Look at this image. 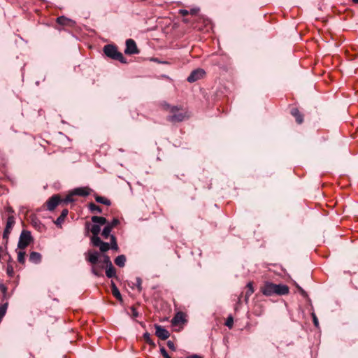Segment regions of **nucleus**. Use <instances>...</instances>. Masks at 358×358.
Wrapping results in <instances>:
<instances>
[{
  "instance_id": "obj_1",
  "label": "nucleus",
  "mask_w": 358,
  "mask_h": 358,
  "mask_svg": "<svg viewBox=\"0 0 358 358\" xmlns=\"http://www.w3.org/2000/svg\"><path fill=\"white\" fill-rule=\"evenodd\" d=\"M261 291L265 296L285 295L289 293V287L285 285H276L272 282H266L261 287Z\"/></svg>"
},
{
  "instance_id": "obj_2",
  "label": "nucleus",
  "mask_w": 358,
  "mask_h": 358,
  "mask_svg": "<svg viewBox=\"0 0 358 358\" xmlns=\"http://www.w3.org/2000/svg\"><path fill=\"white\" fill-rule=\"evenodd\" d=\"M181 110V107L173 106L169 112L171 115L167 117V120L172 123H176L187 119L189 116L188 113L187 111H180Z\"/></svg>"
},
{
  "instance_id": "obj_3",
  "label": "nucleus",
  "mask_w": 358,
  "mask_h": 358,
  "mask_svg": "<svg viewBox=\"0 0 358 358\" xmlns=\"http://www.w3.org/2000/svg\"><path fill=\"white\" fill-rule=\"evenodd\" d=\"M103 52L107 57L115 60H118L122 64H125L127 62L123 55L119 52L117 48L113 45H105L103 48Z\"/></svg>"
},
{
  "instance_id": "obj_4",
  "label": "nucleus",
  "mask_w": 358,
  "mask_h": 358,
  "mask_svg": "<svg viewBox=\"0 0 358 358\" xmlns=\"http://www.w3.org/2000/svg\"><path fill=\"white\" fill-rule=\"evenodd\" d=\"M32 241L31 232L27 230H23L20 236L17 247L20 250L24 249Z\"/></svg>"
},
{
  "instance_id": "obj_5",
  "label": "nucleus",
  "mask_w": 358,
  "mask_h": 358,
  "mask_svg": "<svg viewBox=\"0 0 358 358\" xmlns=\"http://www.w3.org/2000/svg\"><path fill=\"white\" fill-rule=\"evenodd\" d=\"M15 224V218L10 215L8 217L6 227L3 233V239L5 241L6 245L8 243L9 235Z\"/></svg>"
},
{
  "instance_id": "obj_6",
  "label": "nucleus",
  "mask_w": 358,
  "mask_h": 358,
  "mask_svg": "<svg viewBox=\"0 0 358 358\" xmlns=\"http://www.w3.org/2000/svg\"><path fill=\"white\" fill-rule=\"evenodd\" d=\"M124 52L127 55H134L139 53L136 42L133 39H127L126 41V48Z\"/></svg>"
},
{
  "instance_id": "obj_7",
  "label": "nucleus",
  "mask_w": 358,
  "mask_h": 358,
  "mask_svg": "<svg viewBox=\"0 0 358 358\" xmlns=\"http://www.w3.org/2000/svg\"><path fill=\"white\" fill-rule=\"evenodd\" d=\"M91 242L94 246L99 247L103 252L108 251L110 248V244L103 242L99 237H92Z\"/></svg>"
},
{
  "instance_id": "obj_8",
  "label": "nucleus",
  "mask_w": 358,
  "mask_h": 358,
  "mask_svg": "<svg viewBox=\"0 0 358 358\" xmlns=\"http://www.w3.org/2000/svg\"><path fill=\"white\" fill-rule=\"evenodd\" d=\"M205 75L204 70L201 69H197L192 71L190 75L187 77V80L189 83H194L198 80L201 79Z\"/></svg>"
},
{
  "instance_id": "obj_9",
  "label": "nucleus",
  "mask_w": 358,
  "mask_h": 358,
  "mask_svg": "<svg viewBox=\"0 0 358 358\" xmlns=\"http://www.w3.org/2000/svg\"><path fill=\"white\" fill-rule=\"evenodd\" d=\"M155 327L156 329L155 334L159 338L166 340L170 336L169 332L163 327L155 324Z\"/></svg>"
},
{
  "instance_id": "obj_10",
  "label": "nucleus",
  "mask_w": 358,
  "mask_h": 358,
  "mask_svg": "<svg viewBox=\"0 0 358 358\" xmlns=\"http://www.w3.org/2000/svg\"><path fill=\"white\" fill-rule=\"evenodd\" d=\"M61 201L58 195H53L47 201V208L49 210H53Z\"/></svg>"
},
{
  "instance_id": "obj_11",
  "label": "nucleus",
  "mask_w": 358,
  "mask_h": 358,
  "mask_svg": "<svg viewBox=\"0 0 358 358\" xmlns=\"http://www.w3.org/2000/svg\"><path fill=\"white\" fill-rule=\"evenodd\" d=\"M99 257V254L96 251H88L86 255V260L92 264H96Z\"/></svg>"
},
{
  "instance_id": "obj_12",
  "label": "nucleus",
  "mask_w": 358,
  "mask_h": 358,
  "mask_svg": "<svg viewBox=\"0 0 358 358\" xmlns=\"http://www.w3.org/2000/svg\"><path fill=\"white\" fill-rule=\"evenodd\" d=\"M185 322V315L182 312H178L171 320V324L177 326Z\"/></svg>"
},
{
  "instance_id": "obj_13",
  "label": "nucleus",
  "mask_w": 358,
  "mask_h": 358,
  "mask_svg": "<svg viewBox=\"0 0 358 358\" xmlns=\"http://www.w3.org/2000/svg\"><path fill=\"white\" fill-rule=\"evenodd\" d=\"M90 193V189L88 187H78L72 191V194L86 196Z\"/></svg>"
},
{
  "instance_id": "obj_14",
  "label": "nucleus",
  "mask_w": 358,
  "mask_h": 358,
  "mask_svg": "<svg viewBox=\"0 0 358 358\" xmlns=\"http://www.w3.org/2000/svg\"><path fill=\"white\" fill-rule=\"evenodd\" d=\"M68 213H69V211L67 209H64L62 211V213L61 215H59V217L55 221V224L57 225V226H59L61 227L62 226V224L64 222L65 218L66 217V216L68 215Z\"/></svg>"
},
{
  "instance_id": "obj_15",
  "label": "nucleus",
  "mask_w": 358,
  "mask_h": 358,
  "mask_svg": "<svg viewBox=\"0 0 358 358\" xmlns=\"http://www.w3.org/2000/svg\"><path fill=\"white\" fill-rule=\"evenodd\" d=\"M291 114L296 118V121L298 124H301L303 121V115L299 112L297 108H292Z\"/></svg>"
},
{
  "instance_id": "obj_16",
  "label": "nucleus",
  "mask_w": 358,
  "mask_h": 358,
  "mask_svg": "<svg viewBox=\"0 0 358 358\" xmlns=\"http://www.w3.org/2000/svg\"><path fill=\"white\" fill-rule=\"evenodd\" d=\"M29 260L34 264H38L41 260V255L37 252H31L29 255Z\"/></svg>"
},
{
  "instance_id": "obj_17",
  "label": "nucleus",
  "mask_w": 358,
  "mask_h": 358,
  "mask_svg": "<svg viewBox=\"0 0 358 358\" xmlns=\"http://www.w3.org/2000/svg\"><path fill=\"white\" fill-rule=\"evenodd\" d=\"M93 223L99 224V226L104 225L107 223V220L103 217L93 216L92 217Z\"/></svg>"
},
{
  "instance_id": "obj_18",
  "label": "nucleus",
  "mask_w": 358,
  "mask_h": 358,
  "mask_svg": "<svg viewBox=\"0 0 358 358\" xmlns=\"http://www.w3.org/2000/svg\"><path fill=\"white\" fill-rule=\"evenodd\" d=\"M126 257L123 255H119L115 259V264L120 267H124Z\"/></svg>"
},
{
  "instance_id": "obj_19",
  "label": "nucleus",
  "mask_w": 358,
  "mask_h": 358,
  "mask_svg": "<svg viewBox=\"0 0 358 358\" xmlns=\"http://www.w3.org/2000/svg\"><path fill=\"white\" fill-rule=\"evenodd\" d=\"M106 275L109 278L116 276L115 268L113 265L106 267Z\"/></svg>"
},
{
  "instance_id": "obj_20",
  "label": "nucleus",
  "mask_w": 358,
  "mask_h": 358,
  "mask_svg": "<svg viewBox=\"0 0 358 358\" xmlns=\"http://www.w3.org/2000/svg\"><path fill=\"white\" fill-rule=\"evenodd\" d=\"M101 231V226L99 224H94L92 226L90 229V231L92 233V237H99V234Z\"/></svg>"
},
{
  "instance_id": "obj_21",
  "label": "nucleus",
  "mask_w": 358,
  "mask_h": 358,
  "mask_svg": "<svg viewBox=\"0 0 358 358\" xmlns=\"http://www.w3.org/2000/svg\"><path fill=\"white\" fill-rule=\"evenodd\" d=\"M95 200L96 202L103 203L106 206H110L111 204V202L109 199H108L106 197L101 196H96L95 197Z\"/></svg>"
},
{
  "instance_id": "obj_22",
  "label": "nucleus",
  "mask_w": 358,
  "mask_h": 358,
  "mask_svg": "<svg viewBox=\"0 0 358 358\" xmlns=\"http://www.w3.org/2000/svg\"><path fill=\"white\" fill-rule=\"evenodd\" d=\"M103 269V266L99 267L96 266V264H92V273L95 275L96 276H101L102 275L101 270Z\"/></svg>"
},
{
  "instance_id": "obj_23",
  "label": "nucleus",
  "mask_w": 358,
  "mask_h": 358,
  "mask_svg": "<svg viewBox=\"0 0 358 358\" xmlns=\"http://www.w3.org/2000/svg\"><path fill=\"white\" fill-rule=\"evenodd\" d=\"M112 228L111 227L108 226L107 224L104 227L102 236L104 238H108L110 236V234L111 232Z\"/></svg>"
},
{
  "instance_id": "obj_24",
  "label": "nucleus",
  "mask_w": 358,
  "mask_h": 358,
  "mask_svg": "<svg viewBox=\"0 0 358 358\" xmlns=\"http://www.w3.org/2000/svg\"><path fill=\"white\" fill-rule=\"evenodd\" d=\"M70 21H71L70 19H68L67 17H66L64 16H60V17H57V23L59 24H62V25H66L69 24V22Z\"/></svg>"
},
{
  "instance_id": "obj_25",
  "label": "nucleus",
  "mask_w": 358,
  "mask_h": 358,
  "mask_svg": "<svg viewBox=\"0 0 358 358\" xmlns=\"http://www.w3.org/2000/svg\"><path fill=\"white\" fill-rule=\"evenodd\" d=\"M89 209L92 211V212H96V213H101V208L94 204V203H90L89 204Z\"/></svg>"
},
{
  "instance_id": "obj_26",
  "label": "nucleus",
  "mask_w": 358,
  "mask_h": 358,
  "mask_svg": "<svg viewBox=\"0 0 358 358\" xmlns=\"http://www.w3.org/2000/svg\"><path fill=\"white\" fill-rule=\"evenodd\" d=\"M110 248L114 250H118V245H117V243L116 241V238H115V236H113V235L110 236Z\"/></svg>"
},
{
  "instance_id": "obj_27",
  "label": "nucleus",
  "mask_w": 358,
  "mask_h": 358,
  "mask_svg": "<svg viewBox=\"0 0 358 358\" xmlns=\"http://www.w3.org/2000/svg\"><path fill=\"white\" fill-rule=\"evenodd\" d=\"M26 252L22 250H20L17 252V261L21 264H24Z\"/></svg>"
},
{
  "instance_id": "obj_28",
  "label": "nucleus",
  "mask_w": 358,
  "mask_h": 358,
  "mask_svg": "<svg viewBox=\"0 0 358 358\" xmlns=\"http://www.w3.org/2000/svg\"><path fill=\"white\" fill-rule=\"evenodd\" d=\"M247 287L248 288V290L245 294V300L246 301L248 300V297L254 292V289H253L252 282H248L247 285Z\"/></svg>"
},
{
  "instance_id": "obj_29",
  "label": "nucleus",
  "mask_w": 358,
  "mask_h": 358,
  "mask_svg": "<svg viewBox=\"0 0 358 358\" xmlns=\"http://www.w3.org/2000/svg\"><path fill=\"white\" fill-rule=\"evenodd\" d=\"M143 338L145 340L146 343H148L149 345L155 347V343L152 341V340L150 338V335L149 333L148 332H145L144 334H143Z\"/></svg>"
},
{
  "instance_id": "obj_30",
  "label": "nucleus",
  "mask_w": 358,
  "mask_h": 358,
  "mask_svg": "<svg viewBox=\"0 0 358 358\" xmlns=\"http://www.w3.org/2000/svg\"><path fill=\"white\" fill-rule=\"evenodd\" d=\"M112 294L118 301H122V295L117 288L113 289Z\"/></svg>"
},
{
  "instance_id": "obj_31",
  "label": "nucleus",
  "mask_w": 358,
  "mask_h": 358,
  "mask_svg": "<svg viewBox=\"0 0 358 358\" xmlns=\"http://www.w3.org/2000/svg\"><path fill=\"white\" fill-rule=\"evenodd\" d=\"M234 324V319L232 316H229L225 322V325L229 329H231Z\"/></svg>"
},
{
  "instance_id": "obj_32",
  "label": "nucleus",
  "mask_w": 358,
  "mask_h": 358,
  "mask_svg": "<svg viewBox=\"0 0 358 358\" xmlns=\"http://www.w3.org/2000/svg\"><path fill=\"white\" fill-rule=\"evenodd\" d=\"M162 108H163L164 110H167V111H169V112H170V111H171V108H173V106H172L169 105V104L168 103H166V101H164V102H162Z\"/></svg>"
},
{
  "instance_id": "obj_33",
  "label": "nucleus",
  "mask_w": 358,
  "mask_h": 358,
  "mask_svg": "<svg viewBox=\"0 0 358 358\" xmlns=\"http://www.w3.org/2000/svg\"><path fill=\"white\" fill-rule=\"evenodd\" d=\"M103 262L106 264V267L113 265L108 255H103Z\"/></svg>"
},
{
  "instance_id": "obj_34",
  "label": "nucleus",
  "mask_w": 358,
  "mask_h": 358,
  "mask_svg": "<svg viewBox=\"0 0 358 358\" xmlns=\"http://www.w3.org/2000/svg\"><path fill=\"white\" fill-rule=\"evenodd\" d=\"M73 195V194H72V193L71 194H69V195H67L66 196V198L64 199L63 202L65 203H68L69 202H73V199L72 198Z\"/></svg>"
},
{
  "instance_id": "obj_35",
  "label": "nucleus",
  "mask_w": 358,
  "mask_h": 358,
  "mask_svg": "<svg viewBox=\"0 0 358 358\" xmlns=\"http://www.w3.org/2000/svg\"><path fill=\"white\" fill-rule=\"evenodd\" d=\"M119 220L116 218H114L113 220V221L108 224L107 225L109 226V227H111V228L113 229V227H115V226H117L118 224H119Z\"/></svg>"
},
{
  "instance_id": "obj_36",
  "label": "nucleus",
  "mask_w": 358,
  "mask_h": 358,
  "mask_svg": "<svg viewBox=\"0 0 358 358\" xmlns=\"http://www.w3.org/2000/svg\"><path fill=\"white\" fill-rule=\"evenodd\" d=\"M160 352L164 358H171L167 353L166 350L164 347L160 348Z\"/></svg>"
},
{
  "instance_id": "obj_37",
  "label": "nucleus",
  "mask_w": 358,
  "mask_h": 358,
  "mask_svg": "<svg viewBox=\"0 0 358 358\" xmlns=\"http://www.w3.org/2000/svg\"><path fill=\"white\" fill-rule=\"evenodd\" d=\"M6 272H7V274L9 275V276H13V268L12 266H7V269H6Z\"/></svg>"
},
{
  "instance_id": "obj_38",
  "label": "nucleus",
  "mask_w": 358,
  "mask_h": 358,
  "mask_svg": "<svg viewBox=\"0 0 358 358\" xmlns=\"http://www.w3.org/2000/svg\"><path fill=\"white\" fill-rule=\"evenodd\" d=\"M312 317H313V320L314 325L316 327H319V322H318V320L317 318L316 315L315 313H312Z\"/></svg>"
},
{
  "instance_id": "obj_39",
  "label": "nucleus",
  "mask_w": 358,
  "mask_h": 358,
  "mask_svg": "<svg viewBox=\"0 0 358 358\" xmlns=\"http://www.w3.org/2000/svg\"><path fill=\"white\" fill-rule=\"evenodd\" d=\"M167 346L172 350L175 351L176 350V348H175V345L173 343V341H169L167 342Z\"/></svg>"
},
{
  "instance_id": "obj_40",
  "label": "nucleus",
  "mask_w": 358,
  "mask_h": 358,
  "mask_svg": "<svg viewBox=\"0 0 358 358\" xmlns=\"http://www.w3.org/2000/svg\"><path fill=\"white\" fill-rule=\"evenodd\" d=\"M131 311H132V315L134 317H136L138 316V311L136 310V309L134 308V307H131Z\"/></svg>"
},
{
  "instance_id": "obj_41",
  "label": "nucleus",
  "mask_w": 358,
  "mask_h": 358,
  "mask_svg": "<svg viewBox=\"0 0 358 358\" xmlns=\"http://www.w3.org/2000/svg\"><path fill=\"white\" fill-rule=\"evenodd\" d=\"M136 281H137L138 289V290H141V282H142L141 279L140 278H137Z\"/></svg>"
},
{
  "instance_id": "obj_42",
  "label": "nucleus",
  "mask_w": 358,
  "mask_h": 358,
  "mask_svg": "<svg viewBox=\"0 0 358 358\" xmlns=\"http://www.w3.org/2000/svg\"><path fill=\"white\" fill-rule=\"evenodd\" d=\"M180 13L183 15V16H185L187 15H188L189 13V11L187 10H180Z\"/></svg>"
},
{
  "instance_id": "obj_43",
  "label": "nucleus",
  "mask_w": 358,
  "mask_h": 358,
  "mask_svg": "<svg viewBox=\"0 0 358 358\" xmlns=\"http://www.w3.org/2000/svg\"><path fill=\"white\" fill-rule=\"evenodd\" d=\"M187 358H202V357L197 355H192L187 357Z\"/></svg>"
},
{
  "instance_id": "obj_44",
  "label": "nucleus",
  "mask_w": 358,
  "mask_h": 358,
  "mask_svg": "<svg viewBox=\"0 0 358 358\" xmlns=\"http://www.w3.org/2000/svg\"><path fill=\"white\" fill-rule=\"evenodd\" d=\"M0 289L5 293L6 292V287L3 285H0Z\"/></svg>"
},
{
  "instance_id": "obj_45",
  "label": "nucleus",
  "mask_w": 358,
  "mask_h": 358,
  "mask_svg": "<svg viewBox=\"0 0 358 358\" xmlns=\"http://www.w3.org/2000/svg\"><path fill=\"white\" fill-rule=\"evenodd\" d=\"M111 288H112V289L114 288L115 289L117 288V286L115 285V284L114 283V282H113V281L111 282Z\"/></svg>"
},
{
  "instance_id": "obj_46",
  "label": "nucleus",
  "mask_w": 358,
  "mask_h": 358,
  "mask_svg": "<svg viewBox=\"0 0 358 358\" xmlns=\"http://www.w3.org/2000/svg\"><path fill=\"white\" fill-rule=\"evenodd\" d=\"M7 210H8V212H9V213H13V209H12V208H10V207H8V208H7Z\"/></svg>"
},
{
  "instance_id": "obj_47",
  "label": "nucleus",
  "mask_w": 358,
  "mask_h": 358,
  "mask_svg": "<svg viewBox=\"0 0 358 358\" xmlns=\"http://www.w3.org/2000/svg\"><path fill=\"white\" fill-rule=\"evenodd\" d=\"M190 13H191L192 14H195V13H196V9H192V10H191V11H190Z\"/></svg>"
},
{
  "instance_id": "obj_48",
  "label": "nucleus",
  "mask_w": 358,
  "mask_h": 358,
  "mask_svg": "<svg viewBox=\"0 0 358 358\" xmlns=\"http://www.w3.org/2000/svg\"><path fill=\"white\" fill-rule=\"evenodd\" d=\"M355 3H358V0H352Z\"/></svg>"
}]
</instances>
